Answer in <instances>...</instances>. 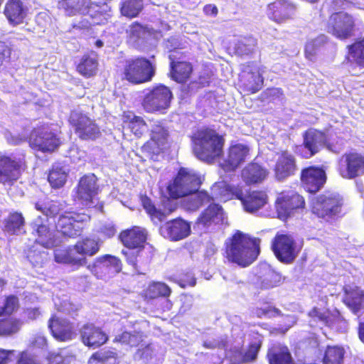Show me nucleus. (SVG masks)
I'll use <instances>...</instances> for the list:
<instances>
[{
  "mask_svg": "<svg viewBox=\"0 0 364 364\" xmlns=\"http://www.w3.org/2000/svg\"><path fill=\"white\" fill-rule=\"evenodd\" d=\"M260 240L252 238L248 235L237 231L227 247L229 261L245 267L251 264L259 254Z\"/></svg>",
  "mask_w": 364,
  "mask_h": 364,
  "instance_id": "1",
  "label": "nucleus"
},
{
  "mask_svg": "<svg viewBox=\"0 0 364 364\" xmlns=\"http://www.w3.org/2000/svg\"><path fill=\"white\" fill-rule=\"evenodd\" d=\"M58 9L65 16H82L84 18L78 23H74L73 28H87L92 23H98L97 18L101 15V7L90 0H60Z\"/></svg>",
  "mask_w": 364,
  "mask_h": 364,
  "instance_id": "2",
  "label": "nucleus"
},
{
  "mask_svg": "<svg viewBox=\"0 0 364 364\" xmlns=\"http://www.w3.org/2000/svg\"><path fill=\"white\" fill-rule=\"evenodd\" d=\"M193 152L200 160L210 162L223 151V139L215 131L200 129L193 136Z\"/></svg>",
  "mask_w": 364,
  "mask_h": 364,
  "instance_id": "3",
  "label": "nucleus"
},
{
  "mask_svg": "<svg viewBox=\"0 0 364 364\" xmlns=\"http://www.w3.org/2000/svg\"><path fill=\"white\" fill-rule=\"evenodd\" d=\"M201 183L200 176L193 169L181 168L172 183L168 186L170 196L174 198H178L191 195V204L189 208H193L192 205L194 200V196L198 193L199 187Z\"/></svg>",
  "mask_w": 364,
  "mask_h": 364,
  "instance_id": "4",
  "label": "nucleus"
},
{
  "mask_svg": "<svg viewBox=\"0 0 364 364\" xmlns=\"http://www.w3.org/2000/svg\"><path fill=\"white\" fill-rule=\"evenodd\" d=\"M304 142L301 146V154L309 159L317 154L321 149L326 147L329 151L338 153L342 149L343 144L336 141H331V139L327 138L326 134L316 129H310L303 135Z\"/></svg>",
  "mask_w": 364,
  "mask_h": 364,
  "instance_id": "5",
  "label": "nucleus"
},
{
  "mask_svg": "<svg viewBox=\"0 0 364 364\" xmlns=\"http://www.w3.org/2000/svg\"><path fill=\"white\" fill-rule=\"evenodd\" d=\"M155 65L145 58H138L127 62L125 78L134 84L150 81L155 75Z\"/></svg>",
  "mask_w": 364,
  "mask_h": 364,
  "instance_id": "6",
  "label": "nucleus"
},
{
  "mask_svg": "<svg viewBox=\"0 0 364 364\" xmlns=\"http://www.w3.org/2000/svg\"><path fill=\"white\" fill-rule=\"evenodd\" d=\"M342 198L336 193H326L312 200V213L321 218H330L338 214L342 205Z\"/></svg>",
  "mask_w": 364,
  "mask_h": 364,
  "instance_id": "7",
  "label": "nucleus"
},
{
  "mask_svg": "<svg viewBox=\"0 0 364 364\" xmlns=\"http://www.w3.org/2000/svg\"><path fill=\"white\" fill-rule=\"evenodd\" d=\"M237 192H241V190L238 188L231 187L225 181L217 182L211 188L212 196L205 191H200L194 196L196 201L192 205V208H198L203 204L214 200L227 201L233 196L237 198Z\"/></svg>",
  "mask_w": 364,
  "mask_h": 364,
  "instance_id": "8",
  "label": "nucleus"
},
{
  "mask_svg": "<svg viewBox=\"0 0 364 364\" xmlns=\"http://www.w3.org/2000/svg\"><path fill=\"white\" fill-rule=\"evenodd\" d=\"M87 269L97 279L106 280L119 273L122 269L121 260L111 255H105L95 259Z\"/></svg>",
  "mask_w": 364,
  "mask_h": 364,
  "instance_id": "9",
  "label": "nucleus"
},
{
  "mask_svg": "<svg viewBox=\"0 0 364 364\" xmlns=\"http://www.w3.org/2000/svg\"><path fill=\"white\" fill-rule=\"evenodd\" d=\"M272 247L277 258L284 263H291L297 257L299 248L288 235H277L272 241Z\"/></svg>",
  "mask_w": 364,
  "mask_h": 364,
  "instance_id": "10",
  "label": "nucleus"
},
{
  "mask_svg": "<svg viewBox=\"0 0 364 364\" xmlns=\"http://www.w3.org/2000/svg\"><path fill=\"white\" fill-rule=\"evenodd\" d=\"M24 161L15 156H0V183L11 185L24 168Z\"/></svg>",
  "mask_w": 364,
  "mask_h": 364,
  "instance_id": "11",
  "label": "nucleus"
},
{
  "mask_svg": "<svg viewBox=\"0 0 364 364\" xmlns=\"http://www.w3.org/2000/svg\"><path fill=\"white\" fill-rule=\"evenodd\" d=\"M70 123L74 127L76 134L83 140L95 139L100 134V128L85 114L78 111H73L70 116Z\"/></svg>",
  "mask_w": 364,
  "mask_h": 364,
  "instance_id": "12",
  "label": "nucleus"
},
{
  "mask_svg": "<svg viewBox=\"0 0 364 364\" xmlns=\"http://www.w3.org/2000/svg\"><path fill=\"white\" fill-rule=\"evenodd\" d=\"M30 146L42 152L54 151L60 144L57 135L47 127L35 129L30 137Z\"/></svg>",
  "mask_w": 364,
  "mask_h": 364,
  "instance_id": "13",
  "label": "nucleus"
},
{
  "mask_svg": "<svg viewBox=\"0 0 364 364\" xmlns=\"http://www.w3.org/2000/svg\"><path fill=\"white\" fill-rule=\"evenodd\" d=\"M172 94L170 90L164 85L154 87L145 96L143 107L148 112L166 109L170 105Z\"/></svg>",
  "mask_w": 364,
  "mask_h": 364,
  "instance_id": "14",
  "label": "nucleus"
},
{
  "mask_svg": "<svg viewBox=\"0 0 364 364\" xmlns=\"http://www.w3.org/2000/svg\"><path fill=\"white\" fill-rule=\"evenodd\" d=\"M355 21L353 18L344 12H338L331 16L328 20V30L340 39H346L353 34Z\"/></svg>",
  "mask_w": 364,
  "mask_h": 364,
  "instance_id": "15",
  "label": "nucleus"
},
{
  "mask_svg": "<svg viewBox=\"0 0 364 364\" xmlns=\"http://www.w3.org/2000/svg\"><path fill=\"white\" fill-rule=\"evenodd\" d=\"M31 227L38 244L48 249L58 245V241L49 228L48 218L46 216H38L32 221Z\"/></svg>",
  "mask_w": 364,
  "mask_h": 364,
  "instance_id": "16",
  "label": "nucleus"
},
{
  "mask_svg": "<svg viewBox=\"0 0 364 364\" xmlns=\"http://www.w3.org/2000/svg\"><path fill=\"white\" fill-rule=\"evenodd\" d=\"M85 215L75 213H67L59 217L56 224L58 232L69 237L79 236L83 228L82 222L86 220Z\"/></svg>",
  "mask_w": 364,
  "mask_h": 364,
  "instance_id": "17",
  "label": "nucleus"
},
{
  "mask_svg": "<svg viewBox=\"0 0 364 364\" xmlns=\"http://www.w3.org/2000/svg\"><path fill=\"white\" fill-rule=\"evenodd\" d=\"M339 171L345 178H353L364 173V156L357 153L344 154L340 160Z\"/></svg>",
  "mask_w": 364,
  "mask_h": 364,
  "instance_id": "18",
  "label": "nucleus"
},
{
  "mask_svg": "<svg viewBox=\"0 0 364 364\" xmlns=\"http://www.w3.org/2000/svg\"><path fill=\"white\" fill-rule=\"evenodd\" d=\"M304 198L296 193L281 194L276 201L278 217L285 219L292 214L294 210L304 208Z\"/></svg>",
  "mask_w": 364,
  "mask_h": 364,
  "instance_id": "19",
  "label": "nucleus"
},
{
  "mask_svg": "<svg viewBox=\"0 0 364 364\" xmlns=\"http://www.w3.org/2000/svg\"><path fill=\"white\" fill-rule=\"evenodd\" d=\"M97 177L94 174L82 176L77 186L76 197L84 205L90 206L98 193Z\"/></svg>",
  "mask_w": 364,
  "mask_h": 364,
  "instance_id": "20",
  "label": "nucleus"
},
{
  "mask_svg": "<svg viewBox=\"0 0 364 364\" xmlns=\"http://www.w3.org/2000/svg\"><path fill=\"white\" fill-rule=\"evenodd\" d=\"M249 147L242 144L232 145L226 159L220 164L225 172H233L243 163L249 155Z\"/></svg>",
  "mask_w": 364,
  "mask_h": 364,
  "instance_id": "21",
  "label": "nucleus"
},
{
  "mask_svg": "<svg viewBox=\"0 0 364 364\" xmlns=\"http://www.w3.org/2000/svg\"><path fill=\"white\" fill-rule=\"evenodd\" d=\"M326 176L320 168L309 167L301 171V180L304 188L309 193H316L323 186Z\"/></svg>",
  "mask_w": 364,
  "mask_h": 364,
  "instance_id": "22",
  "label": "nucleus"
},
{
  "mask_svg": "<svg viewBox=\"0 0 364 364\" xmlns=\"http://www.w3.org/2000/svg\"><path fill=\"white\" fill-rule=\"evenodd\" d=\"M161 232L173 241L183 240L191 233V225L183 219L177 218L166 223L161 227Z\"/></svg>",
  "mask_w": 364,
  "mask_h": 364,
  "instance_id": "23",
  "label": "nucleus"
},
{
  "mask_svg": "<svg viewBox=\"0 0 364 364\" xmlns=\"http://www.w3.org/2000/svg\"><path fill=\"white\" fill-rule=\"evenodd\" d=\"M268 15L277 23H284L295 14L296 6L288 0H277L268 6Z\"/></svg>",
  "mask_w": 364,
  "mask_h": 364,
  "instance_id": "24",
  "label": "nucleus"
},
{
  "mask_svg": "<svg viewBox=\"0 0 364 364\" xmlns=\"http://www.w3.org/2000/svg\"><path fill=\"white\" fill-rule=\"evenodd\" d=\"M237 198L241 200L244 209L255 213L267 203L268 197L265 192L254 191L245 195L242 191L237 192Z\"/></svg>",
  "mask_w": 364,
  "mask_h": 364,
  "instance_id": "25",
  "label": "nucleus"
},
{
  "mask_svg": "<svg viewBox=\"0 0 364 364\" xmlns=\"http://www.w3.org/2000/svg\"><path fill=\"white\" fill-rule=\"evenodd\" d=\"M80 333L83 343L93 348L101 346L108 339L107 335L100 328L96 327L93 324L83 326Z\"/></svg>",
  "mask_w": 364,
  "mask_h": 364,
  "instance_id": "26",
  "label": "nucleus"
},
{
  "mask_svg": "<svg viewBox=\"0 0 364 364\" xmlns=\"http://www.w3.org/2000/svg\"><path fill=\"white\" fill-rule=\"evenodd\" d=\"M150 132L151 141L147 142L144 146V149H150L153 153H156L162 149L167 142L168 136V130L161 123L157 122L151 124Z\"/></svg>",
  "mask_w": 364,
  "mask_h": 364,
  "instance_id": "27",
  "label": "nucleus"
},
{
  "mask_svg": "<svg viewBox=\"0 0 364 364\" xmlns=\"http://www.w3.org/2000/svg\"><path fill=\"white\" fill-rule=\"evenodd\" d=\"M296 170L294 156L287 152H283L279 156L274 171L276 178L278 181H282L294 175Z\"/></svg>",
  "mask_w": 364,
  "mask_h": 364,
  "instance_id": "28",
  "label": "nucleus"
},
{
  "mask_svg": "<svg viewBox=\"0 0 364 364\" xmlns=\"http://www.w3.org/2000/svg\"><path fill=\"white\" fill-rule=\"evenodd\" d=\"M28 9L21 0H9L4 8V14L10 24L16 26L23 22Z\"/></svg>",
  "mask_w": 364,
  "mask_h": 364,
  "instance_id": "29",
  "label": "nucleus"
},
{
  "mask_svg": "<svg viewBox=\"0 0 364 364\" xmlns=\"http://www.w3.org/2000/svg\"><path fill=\"white\" fill-rule=\"evenodd\" d=\"M226 216L222 207L218 204H210L198 219V225L210 227L212 225L223 224Z\"/></svg>",
  "mask_w": 364,
  "mask_h": 364,
  "instance_id": "30",
  "label": "nucleus"
},
{
  "mask_svg": "<svg viewBox=\"0 0 364 364\" xmlns=\"http://www.w3.org/2000/svg\"><path fill=\"white\" fill-rule=\"evenodd\" d=\"M343 302L355 315L364 313V290L355 288H345Z\"/></svg>",
  "mask_w": 364,
  "mask_h": 364,
  "instance_id": "31",
  "label": "nucleus"
},
{
  "mask_svg": "<svg viewBox=\"0 0 364 364\" xmlns=\"http://www.w3.org/2000/svg\"><path fill=\"white\" fill-rule=\"evenodd\" d=\"M146 233L144 229L134 227L124 230L119 235L120 240L127 248L137 249L143 247L146 241Z\"/></svg>",
  "mask_w": 364,
  "mask_h": 364,
  "instance_id": "32",
  "label": "nucleus"
},
{
  "mask_svg": "<svg viewBox=\"0 0 364 364\" xmlns=\"http://www.w3.org/2000/svg\"><path fill=\"white\" fill-rule=\"evenodd\" d=\"M48 327L53 337L58 341H69L74 336L73 325L65 319L53 317L50 319Z\"/></svg>",
  "mask_w": 364,
  "mask_h": 364,
  "instance_id": "33",
  "label": "nucleus"
},
{
  "mask_svg": "<svg viewBox=\"0 0 364 364\" xmlns=\"http://www.w3.org/2000/svg\"><path fill=\"white\" fill-rule=\"evenodd\" d=\"M268 170L256 162L247 164L242 171V178L249 184L262 182L268 176Z\"/></svg>",
  "mask_w": 364,
  "mask_h": 364,
  "instance_id": "34",
  "label": "nucleus"
},
{
  "mask_svg": "<svg viewBox=\"0 0 364 364\" xmlns=\"http://www.w3.org/2000/svg\"><path fill=\"white\" fill-rule=\"evenodd\" d=\"M26 221L23 214L14 211L9 214L4 222V230L9 235H21L26 232Z\"/></svg>",
  "mask_w": 364,
  "mask_h": 364,
  "instance_id": "35",
  "label": "nucleus"
},
{
  "mask_svg": "<svg viewBox=\"0 0 364 364\" xmlns=\"http://www.w3.org/2000/svg\"><path fill=\"white\" fill-rule=\"evenodd\" d=\"M55 260L58 263L69 264L72 265L83 266L86 264L87 259L83 257H77L74 247L68 249H57L55 250Z\"/></svg>",
  "mask_w": 364,
  "mask_h": 364,
  "instance_id": "36",
  "label": "nucleus"
},
{
  "mask_svg": "<svg viewBox=\"0 0 364 364\" xmlns=\"http://www.w3.org/2000/svg\"><path fill=\"white\" fill-rule=\"evenodd\" d=\"M73 247L77 257H82L85 259H87L86 256H92L100 250L98 242L89 237L77 241Z\"/></svg>",
  "mask_w": 364,
  "mask_h": 364,
  "instance_id": "37",
  "label": "nucleus"
},
{
  "mask_svg": "<svg viewBox=\"0 0 364 364\" xmlns=\"http://www.w3.org/2000/svg\"><path fill=\"white\" fill-rule=\"evenodd\" d=\"M68 175V168L65 166L55 164L49 172L48 180L52 188H59L65 185Z\"/></svg>",
  "mask_w": 364,
  "mask_h": 364,
  "instance_id": "38",
  "label": "nucleus"
},
{
  "mask_svg": "<svg viewBox=\"0 0 364 364\" xmlns=\"http://www.w3.org/2000/svg\"><path fill=\"white\" fill-rule=\"evenodd\" d=\"M269 364H294L289 349L281 345L274 346L268 353Z\"/></svg>",
  "mask_w": 364,
  "mask_h": 364,
  "instance_id": "39",
  "label": "nucleus"
},
{
  "mask_svg": "<svg viewBox=\"0 0 364 364\" xmlns=\"http://www.w3.org/2000/svg\"><path fill=\"white\" fill-rule=\"evenodd\" d=\"M97 66V55L92 53L90 55H85L82 58L77 69L81 75L85 77H90L96 73Z\"/></svg>",
  "mask_w": 364,
  "mask_h": 364,
  "instance_id": "40",
  "label": "nucleus"
},
{
  "mask_svg": "<svg viewBox=\"0 0 364 364\" xmlns=\"http://www.w3.org/2000/svg\"><path fill=\"white\" fill-rule=\"evenodd\" d=\"M172 77L178 82H186L192 73V66L186 62L171 63Z\"/></svg>",
  "mask_w": 364,
  "mask_h": 364,
  "instance_id": "41",
  "label": "nucleus"
},
{
  "mask_svg": "<svg viewBox=\"0 0 364 364\" xmlns=\"http://www.w3.org/2000/svg\"><path fill=\"white\" fill-rule=\"evenodd\" d=\"M264 273L259 276L261 287L269 289L279 285L282 280L281 275L272 269L269 266H263Z\"/></svg>",
  "mask_w": 364,
  "mask_h": 364,
  "instance_id": "42",
  "label": "nucleus"
},
{
  "mask_svg": "<svg viewBox=\"0 0 364 364\" xmlns=\"http://www.w3.org/2000/svg\"><path fill=\"white\" fill-rule=\"evenodd\" d=\"M242 77L245 78V88L251 93L258 92L263 85V77L259 70L244 74Z\"/></svg>",
  "mask_w": 364,
  "mask_h": 364,
  "instance_id": "43",
  "label": "nucleus"
},
{
  "mask_svg": "<svg viewBox=\"0 0 364 364\" xmlns=\"http://www.w3.org/2000/svg\"><path fill=\"white\" fill-rule=\"evenodd\" d=\"M142 205L144 208L149 215L152 222L156 225H159L160 223L164 221L171 212V210L161 211L160 209H157L152 204L151 200L146 197L142 199Z\"/></svg>",
  "mask_w": 364,
  "mask_h": 364,
  "instance_id": "44",
  "label": "nucleus"
},
{
  "mask_svg": "<svg viewBox=\"0 0 364 364\" xmlns=\"http://www.w3.org/2000/svg\"><path fill=\"white\" fill-rule=\"evenodd\" d=\"M141 359L146 364H160L163 360L161 353L154 345H148L142 350H139Z\"/></svg>",
  "mask_w": 364,
  "mask_h": 364,
  "instance_id": "45",
  "label": "nucleus"
},
{
  "mask_svg": "<svg viewBox=\"0 0 364 364\" xmlns=\"http://www.w3.org/2000/svg\"><path fill=\"white\" fill-rule=\"evenodd\" d=\"M347 59L352 63L364 67V39L349 47Z\"/></svg>",
  "mask_w": 364,
  "mask_h": 364,
  "instance_id": "46",
  "label": "nucleus"
},
{
  "mask_svg": "<svg viewBox=\"0 0 364 364\" xmlns=\"http://www.w3.org/2000/svg\"><path fill=\"white\" fill-rule=\"evenodd\" d=\"M345 350L339 346H328L323 358V364H343Z\"/></svg>",
  "mask_w": 364,
  "mask_h": 364,
  "instance_id": "47",
  "label": "nucleus"
},
{
  "mask_svg": "<svg viewBox=\"0 0 364 364\" xmlns=\"http://www.w3.org/2000/svg\"><path fill=\"white\" fill-rule=\"evenodd\" d=\"M257 41L252 37H243L235 44V53L239 55H247L255 52Z\"/></svg>",
  "mask_w": 364,
  "mask_h": 364,
  "instance_id": "48",
  "label": "nucleus"
},
{
  "mask_svg": "<svg viewBox=\"0 0 364 364\" xmlns=\"http://www.w3.org/2000/svg\"><path fill=\"white\" fill-rule=\"evenodd\" d=\"M142 8L141 0H123L121 12L123 16L133 18L139 14Z\"/></svg>",
  "mask_w": 364,
  "mask_h": 364,
  "instance_id": "49",
  "label": "nucleus"
},
{
  "mask_svg": "<svg viewBox=\"0 0 364 364\" xmlns=\"http://www.w3.org/2000/svg\"><path fill=\"white\" fill-rule=\"evenodd\" d=\"M142 334L139 332L133 331V333L125 331L115 337L114 341L130 346H136L142 341Z\"/></svg>",
  "mask_w": 364,
  "mask_h": 364,
  "instance_id": "50",
  "label": "nucleus"
},
{
  "mask_svg": "<svg viewBox=\"0 0 364 364\" xmlns=\"http://www.w3.org/2000/svg\"><path fill=\"white\" fill-rule=\"evenodd\" d=\"M171 292V289L162 282H153L149 286L147 289V295L150 298L167 297L170 295Z\"/></svg>",
  "mask_w": 364,
  "mask_h": 364,
  "instance_id": "51",
  "label": "nucleus"
},
{
  "mask_svg": "<svg viewBox=\"0 0 364 364\" xmlns=\"http://www.w3.org/2000/svg\"><path fill=\"white\" fill-rule=\"evenodd\" d=\"M129 38L134 42H136L139 39L144 38L149 34L147 27L139 23H134L127 30Z\"/></svg>",
  "mask_w": 364,
  "mask_h": 364,
  "instance_id": "52",
  "label": "nucleus"
},
{
  "mask_svg": "<svg viewBox=\"0 0 364 364\" xmlns=\"http://www.w3.org/2000/svg\"><path fill=\"white\" fill-rule=\"evenodd\" d=\"M127 126L136 137H141L143 134L146 132L148 128L147 124L140 117H134V118L128 122Z\"/></svg>",
  "mask_w": 364,
  "mask_h": 364,
  "instance_id": "53",
  "label": "nucleus"
},
{
  "mask_svg": "<svg viewBox=\"0 0 364 364\" xmlns=\"http://www.w3.org/2000/svg\"><path fill=\"white\" fill-rule=\"evenodd\" d=\"M20 328V322L17 320H0V336H9L16 333Z\"/></svg>",
  "mask_w": 364,
  "mask_h": 364,
  "instance_id": "54",
  "label": "nucleus"
},
{
  "mask_svg": "<svg viewBox=\"0 0 364 364\" xmlns=\"http://www.w3.org/2000/svg\"><path fill=\"white\" fill-rule=\"evenodd\" d=\"M18 308V299L15 296H7L0 306V316L11 314Z\"/></svg>",
  "mask_w": 364,
  "mask_h": 364,
  "instance_id": "55",
  "label": "nucleus"
},
{
  "mask_svg": "<svg viewBox=\"0 0 364 364\" xmlns=\"http://www.w3.org/2000/svg\"><path fill=\"white\" fill-rule=\"evenodd\" d=\"M35 208L37 210L43 213V216H46L47 218L49 216L51 217L58 214L60 210L59 205L57 202H52L46 205L37 203L35 205Z\"/></svg>",
  "mask_w": 364,
  "mask_h": 364,
  "instance_id": "56",
  "label": "nucleus"
},
{
  "mask_svg": "<svg viewBox=\"0 0 364 364\" xmlns=\"http://www.w3.org/2000/svg\"><path fill=\"white\" fill-rule=\"evenodd\" d=\"M95 353L102 364H118L117 353L114 350H102Z\"/></svg>",
  "mask_w": 364,
  "mask_h": 364,
  "instance_id": "57",
  "label": "nucleus"
},
{
  "mask_svg": "<svg viewBox=\"0 0 364 364\" xmlns=\"http://www.w3.org/2000/svg\"><path fill=\"white\" fill-rule=\"evenodd\" d=\"M326 41V37L323 35L319 36L316 38L308 42L305 47V52L306 55H313L317 48L321 46Z\"/></svg>",
  "mask_w": 364,
  "mask_h": 364,
  "instance_id": "58",
  "label": "nucleus"
},
{
  "mask_svg": "<svg viewBox=\"0 0 364 364\" xmlns=\"http://www.w3.org/2000/svg\"><path fill=\"white\" fill-rule=\"evenodd\" d=\"M27 257L33 266H39L46 259L47 254L44 251L36 252V250H31L28 252Z\"/></svg>",
  "mask_w": 364,
  "mask_h": 364,
  "instance_id": "59",
  "label": "nucleus"
},
{
  "mask_svg": "<svg viewBox=\"0 0 364 364\" xmlns=\"http://www.w3.org/2000/svg\"><path fill=\"white\" fill-rule=\"evenodd\" d=\"M258 317H267L270 318L278 315L279 311L272 306H265L263 308H257L254 312Z\"/></svg>",
  "mask_w": 364,
  "mask_h": 364,
  "instance_id": "60",
  "label": "nucleus"
},
{
  "mask_svg": "<svg viewBox=\"0 0 364 364\" xmlns=\"http://www.w3.org/2000/svg\"><path fill=\"white\" fill-rule=\"evenodd\" d=\"M4 137L6 141L11 145H18L26 141L27 136L25 134H14L6 131L4 133Z\"/></svg>",
  "mask_w": 364,
  "mask_h": 364,
  "instance_id": "61",
  "label": "nucleus"
},
{
  "mask_svg": "<svg viewBox=\"0 0 364 364\" xmlns=\"http://www.w3.org/2000/svg\"><path fill=\"white\" fill-rule=\"evenodd\" d=\"M141 251V248L132 249L128 248L127 250H122V252L127 257V261L128 263L135 267L136 264V258L139 255V252Z\"/></svg>",
  "mask_w": 364,
  "mask_h": 364,
  "instance_id": "62",
  "label": "nucleus"
},
{
  "mask_svg": "<svg viewBox=\"0 0 364 364\" xmlns=\"http://www.w3.org/2000/svg\"><path fill=\"white\" fill-rule=\"evenodd\" d=\"M259 349V345L256 343L251 344L248 350L242 355V361L250 362L254 360L257 358Z\"/></svg>",
  "mask_w": 364,
  "mask_h": 364,
  "instance_id": "63",
  "label": "nucleus"
},
{
  "mask_svg": "<svg viewBox=\"0 0 364 364\" xmlns=\"http://www.w3.org/2000/svg\"><path fill=\"white\" fill-rule=\"evenodd\" d=\"M11 57V48L4 42L0 41V70L4 63L8 61Z\"/></svg>",
  "mask_w": 364,
  "mask_h": 364,
  "instance_id": "64",
  "label": "nucleus"
}]
</instances>
